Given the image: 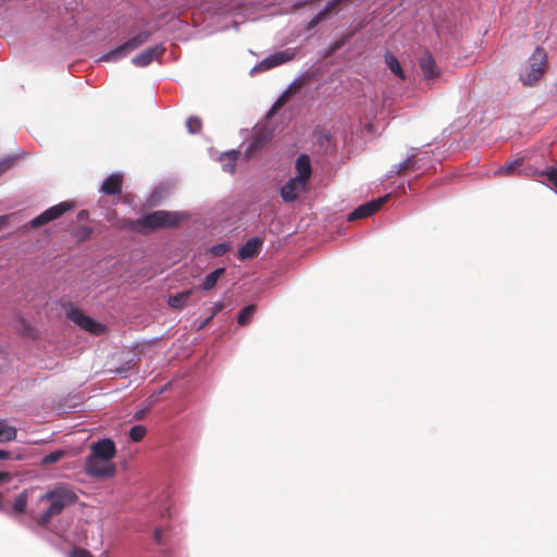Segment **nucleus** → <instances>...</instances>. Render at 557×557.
<instances>
[{"label": "nucleus", "instance_id": "nucleus-1", "mask_svg": "<svg viewBox=\"0 0 557 557\" xmlns=\"http://www.w3.org/2000/svg\"><path fill=\"white\" fill-rule=\"evenodd\" d=\"M78 502V495L73 486L59 482L47 488L36 502L30 513L36 523L46 528L51 520L61 515L63 510Z\"/></svg>", "mask_w": 557, "mask_h": 557}, {"label": "nucleus", "instance_id": "nucleus-2", "mask_svg": "<svg viewBox=\"0 0 557 557\" xmlns=\"http://www.w3.org/2000/svg\"><path fill=\"white\" fill-rule=\"evenodd\" d=\"M181 218L175 212L158 210L146 214L145 216L129 222L133 231L145 233L160 227H173L177 225Z\"/></svg>", "mask_w": 557, "mask_h": 557}, {"label": "nucleus", "instance_id": "nucleus-3", "mask_svg": "<svg viewBox=\"0 0 557 557\" xmlns=\"http://www.w3.org/2000/svg\"><path fill=\"white\" fill-rule=\"evenodd\" d=\"M547 54L542 47H536L529 59V71L520 76L525 86H531L539 82L545 72Z\"/></svg>", "mask_w": 557, "mask_h": 557}, {"label": "nucleus", "instance_id": "nucleus-4", "mask_svg": "<svg viewBox=\"0 0 557 557\" xmlns=\"http://www.w3.org/2000/svg\"><path fill=\"white\" fill-rule=\"evenodd\" d=\"M150 36H151V32H149V30L140 32L136 36L126 40L123 45H121L117 48L103 54L99 59V61L110 62V61L120 60V59L126 57L127 54H129L135 49H137L140 46H143L144 44H146L149 40Z\"/></svg>", "mask_w": 557, "mask_h": 557}, {"label": "nucleus", "instance_id": "nucleus-5", "mask_svg": "<svg viewBox=\"0 0 557 557\" xmlns=\"http://www.w3.org/2000/svg\"><path fill=\"white\" fill-rule=\"evenodd\" d=\"M85 472L95 479H109L116 472V466L112 461L88 456L85 461Z\"/></svg>", "mask_w": 557, "mask_h": 557}, {"label": "nucleus", "instance_id": "nucleus-6", "mask_svg": "<svg viewBox=\"0 0 557 557\" xmlns=\"http://www.w3.org/2000/svg\"><path fill=\"white\" fill-rule=\"evenodd\" d=\"M67 318L78 325L82 330L92 335H102L107 331V326L86 315L81 309L72 308L67 311Z\"/></svg>", "mask_w": 557, "mask_h": 557}, {"label": "nucleus", "instance_id": "nucleus-7", "mask_svg": "<svg viewBox=\"0 0 557 557\" xmlns=\"http://www.w3.org/2000/svg\"><path fill=\"white\" fill-rule=\"evenodd\" d=\"M74 208L73 202L63 201L55 206H52L40 213L38 216L33 219L29 224L32 227H40L62 216L64 213L71 211Z\"/></svg>", "mask_w": 557, "mask_h": 557}, {"label": "nucleus", "instance_id": "nucleus-8", "mask_svg": "<svg viewBox=\"0 0 557 557\" xmlns=\"http://www.w3.org/2000/svg\"><path fill=\"white\" fill-rule=\"evenodd\" d=\"M388 198H389V195H385L375 200H371L369 202H366V203L359 206L358 208H356L354 211H351L349 213L348 221H355V220H359V219H363V218L372 215L373 213H375L377 210H380L384 206V203L387 201Z\"/></svg>", "mask_w": 557, "mask_h": 557}, {"label": "nucleus", "instance_id": "nucleus-9", "mask_svg": "<svg viewBox=\"0 0 557 557\" xmlns=\"http://www.w3.org/2000/svg\"><path fill=\"white\" fill-rule=\"evenodd\" d=\"M297 49L295 48H288L284 51H280L276 53H273L269 55L268 58L263 59L259 65L258 69L262 71L270 70L272 67L278 66L281 64H284L286 62H289L295 59Z\"/></svg>", "mask_w": 557, "mask_h": 557}, {"label": "nucleus", "instance_id": "nucleus-10", "mask_svg": "<svg viewBox=\"0 0 557 557\" xmlns=\"http://www.w3.org/2000/svg\"><path fill=\"white\" fill-rule=\"evenodd\" d=\"M115 454L116 448L114 442L110 438H103L91 444L89 456L102 459L103 461H111Z\"/></svg>", "mask_w": 557, "mask_h": 557}, {"label": "nucleus", "instance_id": "nucleus-11", "mask_svg": "<svg viewBox=\"0 0 557 557\" xmlns=\"http://www.w3.org/2000/svg\"><path fill=\"white\" fill-rule=\"evenodd\" d=\"M165 52V48L163 45H156L143 51L132 59V63L136 66H147L154 59L160 58Z\"/></svg>", "mask_w": 557, "mask_h": 557}, {"label": "nucleus", "instance_id": "nucleus-12", "mask_svg": "<svg viewBox=\"0 0 557 557\" xmlns=\"http://www.w3.org/2000/svg\"><path fill=\"white\" fill-rule=\"evenodd\" d=\"M307 184L297 180L290 178L282 188L281 197L284 201H294L299 196L300 191L306 189Z\"/></svg>", "mask_w": 557, "mask_h": 557}, {"label": "nucleus", "instance_id": "nucleus-13", "mask_svg": "<svg viewBox=\"0 0 557 557\" xmlns=\"http://www.w3.org/2000/svg\"><path fill=\"white\" fill-rule=\"evenodd\" d=\"M123 187V176L120 173H112L101 184L100 190L108 196L120 195Z\"/></svg>", "mask_w": 557, "mask_h": 557}, {"label": "nucleus", "instance_id": "nucleus-14", "mask_svg": "<svg viewBox=\"0 0 557 557\" xmlns=\"http://www.w3.org/2000/svg\"><path fill=\"white\" fill-rule=\"evenodd\" d=\"M263 245V240L259 237H253L247 240L238 251V258L242 260L251 259L257 256Z\"/></svg>", "mask_w": 557, "mask_h": 557}, {"label": "nucleus", "instance_id": "nucleus-15", "mask_svg": "<svg viewBox=\"0 0 557 557\" xmlns=\"http://www.w3.org/2000/svg\"><path fill=\"white\" fill-rule=\"evenodd\" d=\"M419 66H420L421 71H422V74H423L424 78H426V79H433V78L437 77L438 74H440V72H438V70L436 67L435 60L428 52L424 53L419 59Z\"/></svg>", "mask_w": 557, "mask_h": 557}, {"label": "nucleus", "instance_id": "nucleus-16", "mask_svg": "<svg viewBox=\"0 0 557 557\" xmlns=\"http://www.w3.org/2000/svg\"><path fill=\"white\" fill-rule=\"evenodd\" d=\"M197 289V287H193L175 295H171L168 299L169 307L175 310L185 308L188 305L189 298L196 293Z\"/></svg>", "mask_w": 557, "mask_h": 557}, {"label": "nucleus", "instance_id": "nucleus-17", "mask_svg": "<svg viewBox=\"0 0 557 557\" xmlns=\"http://www.w3.org/2000/svg\"><path fill=\"white\" fill-rule=\"evenodd\" d=\"M296 170H297V180L308 183V180L311 176V163L310 158L307 154H300L296 160Z\"/></svg>", "mask_w": 557, "mask_h": 557}, {"label": "nucleus", "instance_id": "nucleus-18", "mask_svg": "<svg viewBox=\"0 0 557 557\" xmlns=\"http://www.w3.org/2000/svg\"><path fill=\"white\" fill-rule=\"evenodd\" d=\"M272 139V133L265 128H261L255 132L251 141L249 144V151L255 152L261 149L267 143Z\"/></svg>", "mask_w": 557, "mask_h": 557}, {"label": "nucleus", "instance_id": "nucleus-19", "mask_svg": "<svg viewBox=\"0 0 557 557\" xmlns=\"http://www.w3.org/2000/svg\"><path fill=\"white\" fill-rule=\"evenodd\" d=\"M417 161V153H411L403 162L394 165L392 173L396 175H403L408 171H414Z\"/></svg>", "mask_w": 557, "mask_h": 557}, {"label": "nucleus", "instance_id": "nucleus-20", "mask_svg": "<svg viewBox=\"0 0 557 557\" xmlns=\"http://www.w3.org/2000/svg\"><path fill=\"white\" fill-rule=\"evenodd\" d=\"M384 60L387 67L392 71V73H394L400 79H405V73L403 71V67L394 53H392L391 51H386L384 54Z\"/></svg>", "mask_w": 557, "mask_h": 557}, {"label": "nucleus", "instance_id": "nucleus-21", "mask_svg": "<svg viewBox=\"0 0 557 557\" xmlns=\"http://www.w3.org/2000/svg\"><path fill=\"white\" fill-rule=\"evenodd\" d=\"M225 273L224 268H218L208 274L199 288L203 290H211L216 285L219 278Z\"/></svg>", "mask_w": 557, "mask_h": 557}, {"label": "nucleus", "instance_id": "nucleus-22", "mask_svg": "<svg viewBox=\"0 0 557 557\" xmlns=\"http://www.w3.org/2000/svg\"><path fill=\"white\" fill-rule=\"evenodd\" d=\"M17 436V429L9 425L5 420H0V443L14 441Z\"/></svg>", "mask_w": 557, "mask_h": 557}, {"label": "nucleus", "instance_id": "nucleus-23", "mask_svg": "<svg viewBox=\"0 0 557 557\" xmlns=\"http://www.w3.org/2000/svg\"><path fill=\"white\" fill-rule=\"evenodd\" d=\"M15 330L20 335L24 337L36 338L38 336V331L24 319L17 321Z\"/></svg>", "mask_w": 557, "mask_h": 557}, {"label": "nucleus", "instance_id": "nucleus-24", "mask_svg": "<svg viewBox=\"0 0 557 557\" xmlns=\"http://www.w3.org/2000/svg\"><path fill=\"white\" fill-rule=\"evenodd\" d=\"M256 310H257L256 305H248V306L244 307L239 311L238 317H237L238 324L243 325V326L249 324Z\"/></svg>", "mask_w": 557, "mask_h": 557}, {"label": "nucleus", "instance_id": "nucleus-25", "mask_svg": "<svg viewBox=\"0 0 557 557\" xmlns=\"http://www.w3.org/2000/svg\"><path fill=\"white\" fill-rule=\"evenodd\" d=\"M293 92H294V90H293L292 87H289L287 90H285L278 97V99L274 102V104L272 106V108L268 112V116H271V115L275 114L287 102V100L289 99V97L292 96Z\"/></svg>", "mask_w": 557, "mask_h": 557}, {"label": "nucleus", "instance_id": "nucleus-26", "mask_svg": "<svg viewBox=\"0 0 557 557\" xmlns=\"http://www.w3.org/2000/svg\"><path fill=\"white\" fill-rule=\"evenodd\" d=\"M65 456H67V451L65 449H58V450L45 456L41 459L40 465L47 466V465L57 463Z\"/></svg>", "mask_w": 557, "mask_h": 557}, {"label": "nucleus", "instance_id": "nucleus-27", "mask_svg": "<svg viewBox=\"0 0 557 557\" xmlns=\"http://www.w3.org/2000/svg\"><path fill=\"white\" fill-rule=\"evenodd\" d=\"M27 507V494L26 492H22L14 500L13 510L16 515H22L25 512Z\"/></svg>", "mask_w": 557, "mask_h": 557}, {"label": "nucleus", "instance_id": "nucleus-28", "mask_svg": "<svg viewBox=\"0 0 557 557\" xmlns=\"http://www.w3.org/2000/svg\"><path fill=\"white\" fill-rule=\"evenodd\" d=\"M186 127L190 134H198L202 128V121L198 116H190L186 121Z\"/></svg>", "mask_w": 557, "mask_h": 557}, {"label": "nucleus", "instance_id": "nucleus-29", "mask_svg": "<svg viewBox=\"0 0 557 557\" xmlns=\"http://www.w3.org/2000/svg\"><path fill=\"white\" fill-rule=\"evenodd\" d=\"M147 433V430L143 425H134L129 430V437L134 442H140Z\"/></svg>", "mask_w": 557, "mask_h": 557}, {"label": "nucleus", "instance_id": "nucleus-30", "mask_svg": "<svg viewBox=\"0 0 557 557\" xmlns=\"http://www.w3.org/2000/svg\"><path fill=\"white\" fill-rule=\"evenodd\" d=\"M522 164V159H517L512 162L504 164L502 168H499L498 172L500 174L509 175L512 174L513 171Z\"/></svg>", "mask_w": 557, "mask_h": 557}, {"label": "nucleus", "instance_id": "nucleus-31", "mask_svg": "<svg viewBox=\"0 0 557 557\" xmlns=\"http://www.w3.org/2000/svg\"><path fill=\"white\" fill-rule=\"evenodd\" d=\"M224 309V304L219 301V302H215L212 307V312L211 314L201 323V325L199 326V329H202L205 327L213 318L215 314H218L220 311H222Z\"/></svg>", "mask_w": 557, "mask_h": 557}, {"label": "nucleus", "instance_id": "nucleus-32", "mask_svg": "<svg viewBox=\"0 0 557 557\" xmlns=\"http://www.w3.org/2000/svg\"><path fill=\"white\" fill-rule=\"evenodd\" d=\"M228 250H230V246L227 244L223 243V244L214 245L210 249V252L213 257H221V256L225 255Z\"/></svg>", "mask_w": 557, "mask_h": 557}, {"label": "nucleus", "instance_id": "nucleus-33", "mask_svg": "<svg viewBox=\"0 0 557 557\" xmlns=\"http://www.w3.org/2000/svg\"><path fill=\"white\" fill-rule=\"evenodd\" d=\"M236 158H237V152L232 151V152L227 153L228 163H226L224 165L225 171H227L230 173L234 172L235 166H236Z\"/></svg>", "mask_w": 557, "mask_h": 557}, {"label": "nucleus", "instance_id": "nucleus-34", "mask_svg": "<svg viewBox=\"0 0 557 557\" xmlns=\"http://www.w3.org/2000/svg\"><path fill=\"white\" fill-rule=\"evenodd\" d=\"M325 17L320 12L315 14L308 23L307 30L313 29L315 26H318L322 21H324Z\"/></svg>", "mask_w": 557, "mask_h": 557}, {"label": "nucleus", "instance_id": "nucleus-35", "mask_svg": "<svg viewBox=\"0 0 557 557\" xmlns=\"http://www.w3.org/2000/svg\"><path fill=\"white\" fill-rule=\"evenodd\" d=\"M338 4L335 2V0H330L323 10L320 11L321 14L326 18L329 14H331Z\"/></svg>", "mask_w": 557, "mask_h": 557}, {"label": "nucleus", "instance_id": "nucleus-36", "mask_svg": "<svg viewBox=\"0 0 557 557\" xmlns=\"http://www.w3.org/2000/svg\"><path fill=\"white\" fill-rule=\"evenodd\" d=\"M14 160L12 158L3 159L0 161V175L5 173L12 165Z\"/></svg>", "mask_w": 557, "mask_h": 557}, {"label": "nucleus", "instance_id": "nucleus-37", "mask_svg": "<svg viewBox=\"0 0 557 557\" xmlns=\"http://www.w3.org/2000/svg\"><path fill=\"white\" fill-rule=\"evenodd\" d=\"M163 537H164V531L162 529H156L153 532L154 542L159 545H163V544H165V541Z\"/></svg>", "mask_w": 557, "mask_h": 557}, {"label": "nucleus", "instance_id": "nucleus-38", "mask_svg": "<svg viewBox=\"0 0 557 557\" xmlns=\"http://www.w3.org/2000/svg\"><path fill=\"white\" fill-rule=\"evenodd\" d=\"M8 459L20 460V459H21V456H20V455L14 456V455H13L11 451H9V450L0 449V460H8Z\"/></svg>", "mask_w": 557, "mask_h": 557}, {"label": "nucleus", "instance_id": "nucleus-39", "mask_svg": "<svg viewBox=\"0 0 557 557\" xmlns=\"http://www.w3.org/2000/svg\"><path fill=\"white\" fill-rule=\"evenodd\" d=\"M546 176L548 181L557 187V168H552L547 170Z\"/></svg>", "mask_w": 557, "mask_h": 557}, {"label": "nucleus", "instance_id": "nucleus-40", "mask_svg": "<svg viewBox=\"0 0 557 557\" xmlns=\"http://www.w3.org/2000/svg\"><path fill=\"white\" fill-rule=\"evenodd\" d=\"M70 557H91L89 555V553L85 549H74L71 554H70Z\"/></svg>", "mask_w": 557, "mask_h": 557}, {"label": "nucleus", "instance_id": "nucleus-41", "mask_svg": "<svg viewBox=\"0 0 557 557\" xmlns=\"http://www.w3.org/2000/svg\"><path fill=\"white\" fill-rule=\"evenodd\" d=\"M12 479V475L8 471H0V483H7L10 482Z\"/></svg>", "mask_w": 557, "mask_h": 557}, {"label": "nucleus", "instance_id": "nucleus-42", "mask_svg": "<svg viewBox=\"0 0 557 557\" xmlns=\"http://www.w3.org/2000/svg\"><path fill=\"white\" fill-rule=\"evenodd\" d=\"M4 361H5V352L0 349V370L4 366Z\"/></svg>", "mask_w": 557, "mask_h": 557}, {"label": "nucleus", "instance_id": "nucleus-43", "mask_svg": "<svg viewBox=\"0 0 557 557\" xmlns=\"http://www.w3.org/2000/svg\"><path fill=\"white\" fill-rule=\"evenodd\" d=\"M343 46V42H336L333 45L332 49H331V52H334L336 51L337 49H339L341 47Z\"/></svg>", "mask_w": 557, "mask_h": 557}, {"label": "nucleus", "instance_id": "nucleus-44", "mask_svg": "<svg viewBox=\"0 0 557 557\" xmlns=\"http://www.w3.org/2000/svg\"><path fill=\"white\" fill-rule=\"evenodd\" d=\"M310 3H311V1L306 0V1H304V2L297 3V4H296V8H299V7H302V5H308V4H310Z\"/></svg>", "mask_w": 557, "mask_h": 557}, {"label": "nucleus", "instance_id": "nucleus-45", "mask_svg": "<svg viewBox=\"0 0 557 557\" xmlns=\"http://www.w3.org/2000/svg\"><path fill=\"white\" fill-rule=\"evenodd\" d=\"M2 502H3V497H2V494L0 493V508L2 507Z\"/></svg>", "mask_w": 557, "mask_h": 557}]
</instances>
